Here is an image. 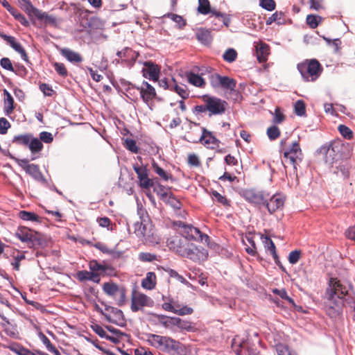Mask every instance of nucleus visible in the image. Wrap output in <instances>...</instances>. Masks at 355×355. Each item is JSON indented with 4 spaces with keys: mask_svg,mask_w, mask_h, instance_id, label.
Segmentation results:
<instances>
[{
    "mask_svg": "<svg viewBox=\"0 0 355 355\" xmlns=\"http://www.w3.org/2000/svg\"><path fill=\"white\" fill-rule=\"evenodd\" d=\"M348 288L337 278H330L328 287L324 293L326 306L329 314L331 312L339 313L344 304V299L348 295Z\"/></svg>",
    "mask_w": 355,
    "mask_h": 355,
    "instance_id": "1",
    "label": "nucleus"
},
{
    "mask_svg": "<svg viewBox=\"0 0 355 355\" xmlns=\"http://www.w3.org/2000/svg\"><path fill=\"white\" fill-rule=\"evenodd\" d=\"M148 344L171 355H187L188 349L185 345L171 337L158 334H147Z\"/></svg>",
    "mask_w": 355,
    "mask_h": 355,
    "instance_id": "2",
    "label": "nucleus"
},
{
    "mask_svg": "<svg viewBox=\"0 0 355 355\" xmlns=\"http://www.w3.org/2000/svg\"><path fill=\"white\" fill-rule=\"evenodd\" d=\"M202 105H196L193 108V113L195 115H199L202 113L208 112L209 117L212 116L223 115L225 113L228 103L220 98L208 94L202 96Z\"/></svg>",
    "mask_w": 355,
    "mask_h": 355,
    "instance_id": "3",
    "label": "nucleus"
},
{
    "mask_svg": "<svg viewBox=\"0 0 355 355\" xmlns=\"http://www.w3.org/2000/svg\"><path fill=\"white\" fill-rule=\"evenodd\" d=\"M303 80L306 82L315 81L321 75L323 67L316 59L306 60L297 66Z\"/></svg>",
    "mask_w": 355,
    "mask_h": 355,
    "instance_id": "4",
    "label": "nucleus"
},
{
    "mask_svg": "<svg viewBox=\"0 0 355 355\" xmlns=\"http://www.w3.org/2000/svg\"><path fill=\"white\" fill-rule=\"evenodd\" d=\"M198 12L202 15H206L212 14L221 22L218 27H214V30H219L223 26L228 27L230 23V19L227 15L216 10L215 8H211L209 0H198Z\"/></svg>",
    "mask_w": 355,
    "mask_h": 355,
    "instance_id": "5",
    "label": "nucleus"
},
{
    "mask_svg": "<svg viewBox=\"0 0 355 355\" xmlns=\"http://www.w3.org/2000/svg\"><path fill=\"white\" fill-rule=\"evenodd\" d=\"M201 130V135L199 137H193V130L188 132L189 142L192 143H201L206 148L209 149H215L219 147L220 141L213 135V133L207 130L204 127H200Z\"/></svg>",
    "mask_w": 355,
    "mask_h": 355,
    "instance_id": "6",
    "label": "nucleus"
},
{
    "mask_svg": "<svg viewBox=\"0 0 355 355\" xmlns=\"http://www.w3.org/2000/svg\"><path fill=\"white\" fill-rule=\"evenodd\" d=\"M232 349L236 355H260L254 344L239 336H236L232 340Z\"/></svg>",
    "mask_w": 355,
    "mask_h": 355,
    "instance_id": "7",
    "label": "nucleus"
},
{
    "mask_svg": "<svg viewBox=\"0 0 355 355\" xmlns=\"http://www.w3.org/2000/svg\"><path fill=\"white\" fill-rule=\"evenodd\" d=\"M17 237L22 242L26 243L29 247L35 248L42 244V235L27 227L19 228L16 233Z\"/></svg>",
    "mask_w": 355,
    "mask_h": 355,
    "instance_id": "8",
    "label": "nucleus"
},
{
    "mask_svg": "<svg viewBox=\"0 0 355 355\" xmlns=\"http://www.w3.org/2000/svg\"><path fill=\"white\" fill-rule=\"evenodd\" d=\"M179 227L181 228V234L187 239V241L194 240L196 241H205L208 243L209 237L207 234H203L200 230L192 225L185 224L182 222H179Z\"/></svg>",
    "mask_w": 355,
    "mask_h": 355,
    "instance_id": "9",
    "label": "nucleus"
},
{
    "mask_svg": "<svg viewBox=\"0 0 355 355\" xmlns=\"http://www.w3.org/2000/svg\"><path fill=\"white\" fill-rule=\"evenodd\" d=\"M241 196L248 202L254 205H263L270 198V193L265 191H259L255 189H245Z\"/></svg>",
    "mask_w": 355,
    "mask_h": 355,
    "instance_id": "10",
    "label": "nucleus"
},
{
    "mask_svg": "<svg viewBox=\"0 0 355 355\" xmlns=\"http://www.w3.org/2000/svg\"><path fill=\"white\" fill-rule=\"evenodd\" d=\"M134 89L139 92L141 99L147 105L157 96L154 87L146 81H143L140 87H135L133 85H130L127 89V92L131 94V91Z\"/></svg>",
    "mask_w": 355,
    "mask_h": 355,
    "instance_id": "11",
    "label": "nucleus"
},
{
    "mask_svg": "<svg viewBox=\"0 0 355 355\" xmlns=\"http://www.w3.org/2000/svg\"><path fill=\"white\" fill-rule=\"evenodd\" d=\"M154 305V301L146 295L135 291H132L131 297V311L137 312L142 310L144 307H152Z\"/></svg>",
    "mask_w": 355,
    "mask_h": 355,
    "instance_id": "12",
    "label": "nucleus"
},
{
    "mask_svg": "<svg viewBox=\"0 0 355 355\" xmlns=\"http://www.w3.org/2000/svg\"><path fill=\"white\" fill-rule=\"evenodd\" d=\"M189 243L182 235H175L168 239L167 246L171 250L182 257Z\"/></svg>",
    "mask_w": 355,
    "mask_h": 355,
    "instance_id": "13",
    "label": "nucleus"
},
{
    "mask_svg": "<svg viewBox=\"0 0 355 355\" xmlns=\"http://www.w3.org/2000/svg\"><path fill=\"white\" fill-rule=\"evenodd\" d=\"M182 257L193 261H202L207 259L208 252L204 248L197 247L193 243H189Z\"/></svg>",
    "mask_w": 355,
    "mask_h": 355,
    "instance_id": "14",
    "label": "nucleus"
},
{
    "mask_svg": "<svg viewBox=\"0 0 355 355\" xmlns=\"http://www.w3.org/2000/svg\"><path fill=\"white\" fill-rule=\"evenodd\" d=\"M102 304L105 305V318L107 321L119 326H123L125 324V320L121 310L106 305L103 302H102Z\"/></svg>",
    "mask_w": 355,
    "mask_h": 355,
    "instance_id": "15",
    "label": "nucleus"
},
{
    "mask_svg": "<svg viewBox=\"0 0 355 355\" xmlns=\"http://www.w3.org/2000/svg\"><path fill=\"white\" fill-rule=\"evenodd\" d=\"M162 309L165 311L172 312L178 315H191L193 312V309L187 305H181L178 301L171 299L168 302H164L162 305Z\"/></svg>",
    "mask_w": 355,
    "mask_h": 355,
    "instance_id": "16",
    "label": "nucleus"
},
{
    "mask_svg": "<svg viewBox=\"0 0 355 355\" xmlns=\"http://www.w3.org/2000/svg\"><path fill=\"white\" fill-rule=\"evenodd\" d=\"M133 169L137 175L139 186L141 188L148 189L154 186L153 180L148 178V168L146 166L134 164Z\"/></svg>",
    "mask_w": 355,
    "mask_h": 355,
    "instance_id": "17",
    "label": "nucleus"
},
{
    "mask_svg": "<svg viewBox=\"0 0 355 355\" xmlns=\"http://www.w3.org/2000/svg\"><path fill=\"white\" fill-rule=\"evenodd\" d=\"M138 213L140 215V220L134 224L135 234L138 237H144L146 235L148 227L150 226L149 218L144 210L140 209Z\"/></svg>",
    "mask_w": 355,
    "mask_h": 355,
    "instance_id": "18",
    "label": "nucleus"
},
{
    "mask_svg": "<svg viewBox=\"0 0 355 355\" xmlns=\"http://www.w3.org/2000/svg\"><path fill=\"white\" fill-rule=\"evenodd\" d=\"M284 157L286 159H288L291 164L295 168L297 162H301L302 159V153L300 148V144L297 141H295L292 144L291 147L289 149H286L283 152Z\"/></svg>",
    "mask_w": 355,
    "mask_h": 355,
    "instance_id": "19",
    "label": "nucleus"
},
{
    "mask_svg": "<svg viewBox=\"0 0 355 355\" xmlns=\"http://www.w3.org/2000/svg\"><path fill=\"white\" fill-rule=\"evenodd\" d=\"M285 198L280 193H275L274 195L270 194V198L266 200L263 205L266 206L270 214H273L278 209L284 207Z\"/></svg>",
    "mask_w": 355,
    "mask_h": 355,
    "instance_id": "20",
    "label": "nucleus"
},
{
    "mask_svg": "<svg viewBox=\"0 0 355 355\" xmlns=\"http://www.w3.org/2000/svg\"><path fill=\"white\" fill-rule=\"evenodd\" d=\"M0 37L5 40L8 44H9V45L15 51L19 53L23 60H24L26 62H29L28 57L25 49L23 48L21 44L16 40L15 37L13 36L7 35L3 32H0Z\"/></svg>",
    "mask_w": 355,
    "mask_h": 355,
    "instance_id": "21",
    "label": "nucleus"
},
{
    "mask_svg": "<svg viewBox=\"0 0 355 355\" xmlns=\"http://www.w3.org/2000/svg\"><path fill=\"white\" fill-rule=\"evenodd\" d=\"M160 67L151 61H147L144 63L142 69L143 76L150 80L157 81L159 79Z\"/></svg>",
    "mask_w": 355,
    "mask_h": 355,
    "instance_id": "22",
    "label": "nucleus"
},
{
    "mask_svg": "<svg viewBox=\"0 0 355 355\" xmlns=\"http://www.w3.org/2000/svg\"><path fill=\"white\" fill-rule=\"evenodd\" d=\"M261 239L263 244L264 248L270 252L272 255L275 263L283 271H285L284 267L282 266L279 257L277 253L276 246L272 239L268 236L261 234Z\"/></svg>",
    "mask_w": 355,
    "mask_h": 355,
    "instance_id": "23",
    "label": "nucleus"
},
{
    "mask_svg": "<svg viewBox=\"0 0 355 355\" xmlns=\"http://www.w3.org/2000/svg\"><path fill=\"white\" fill-rule=\"evenodd\" d=\"M116 55L122 59L129 66H132L139 56V53L132 49L125 47L122 51H118Z\"/></svg>",
    "mask_w": 355,
    "mask_h": 355,
    "instance_id": "24",
    "label": "nucleus"
},
{
    "mask_svg": "<svg viewBox=\"0 0 355 355\" xmlns=\"http://www.w3.org/2000/svg\"><path fill=\"white\" fill-rule=\"evenodd\" d=\"M61 55L64 57L69 62L74 64L80 63L83 58L81 55L69 48L60 49Z\"/></svg>",
    "mask_w": 355,
    "mask_h": 355,
    "instance_id": "25",
    "label": "nucleus"
},
{
    "mask_svg": "<svg viewBox=\"0 0 355 355\" xmlns=\"http://www.w3.org/2000/svg\"><path fill=\"white\" fill-rule=\"evenodd\" d=\"M26 172L36 181L42 182L43 184L46 183V180L40 171L38 165L35 164H31L30 166H28Z\"/></svg>",
    "mask_w": 355,
    "mask_h": 355,
    "instance_id": "26",
    "label": "nucleus"
},
{
    "mask_svg": "<svg viewBox=\"0 0 355 355\" xmlns=\"http://www.w3.org/2000/svg\"><path fill=\"white\" fill-rule=\"evenodd\" d=\"M35 16L40 20H44V23L51 25L53 26H58L57 19L53 15H48L46 12L42 11L37 8L34 13L32 15Z\"/></svg>",
    "mask_w": 355,
    "mask_h": 355,
    "instance_id": "27",
    "label": "nucleus"
},
{
    "mask_svg": "<svg viewBox=\"0 0 355 355\" xmlns=\"http://www.w3.org/2000/svg\"><path fill=\"white\" fill-rule=\"evenodd\" d=\"M169 90L176 92L183 99H186L189 97V92L187 89V86L183 84H178L175 79L173 78L171 79V85L169 86Z\"/></svg>",
    "mask_w": 355,
    "mask_h": 355,
    "instance_id": "28",
    "label": "nucleus"
},
{
    "mask_svg": "<svg viewBox=\"0 0 355 355\" xmlns=\"http://www.w3.org/2000/svg\"><path fill=\"white\" fill-rule=\"evenodd\" d=\"M3 112L6 116H10L15 109L14 99L9 92L6 89L3 90Z\"/></svg>",
    "mask_w": 355,
    "mask_h": 355,
    "instance_id": "29",
    "label": "nucleus"
},
{
    "mask_svg": "<svg viewBox=\"0 0 355 355\" xmlns=\"http://www.w3.org/2000/svg\"><path fill=\"white\" fill-rule=\"evenodd\" d=\"M89 268L91 271L100 273L105 274L108 270L113 271V268L106 264L99 263L96 260H92L89 263Z\"/></svg>",
    "mask_w": 355,
    "mask_h": 355,
    "instance_id": "30",
    "label": "nucleus"
},
{
    "mask_svg": "<svg viewBox=\"0 0 355 355\" xmlns=\"http://www.w3.org/2000/svg\"><path fill=\"white\" fill-rule=\"evenodd\" d=\"M8 348L17 355H37L40 350L31 351L18 343H12Z\"/></svg>",
    "mask_w": 355,
    "mask_h": 355,
    "instance_id": "31",
    "label": "nucleus"
},
{
    "mask_svg": "<svg viewBox=\"0 0 355 355\" xmlns=\"http://www.w3.org/2000/svg\"><path fill=\"white\" fill-rule=\"evenodd\" d=\"M186 77L187 81L193 86L198 87H204L206 85L205 79L200 75L193 72H187Z\"/></svg>",
    "mask_w": 355,
    "mask_h": 355,
    "instance_id": "32",
    "label": "nucleus"
},
{
    "mask_svg": "<svg viewBox=\"0 0 355 355\" xmlns=\"http://www.w3.org/2000/svg\"><path fill=\"white\" fill-rule=\"evenodd\" d=\"M196 36L198 40L202 44H209L212 39L210 31L205 28H198L196 31Z\"/></svg>",
    "mask_w": 355,
    "mask_h": 355,
    "instance_id": "33",
    "label": "nucleus"
},
{
    "mask_svg": "<svg viewBox=\"0 0 355 355\" xmlns=\"http://www.w3.org/2000/svg\"><path fill=\"white\" fill-rule=\"evenodd\" d=\"M257 58L260 63L264 62L268 59L269 54V46L268 44L261 43L257 46Z\"/></svg>",
    "mask_w": 355,
    "mask_h": 355,
    "instance_id": "34",
    "label": "nucleus"
},
{
    "mask_svg": "<svg viewBox=\"0 0 355 355\" xmlns=\"http://www.w3.org/2000/svg\"><path fill=\"white\" fill-rule=\"evenodd\" d=\"M156 285V275L153 272H148L141 281V286L148 290H153Z\"/></svg>",
    "mask_w": 355,
    "mask_h": 355,
    "instance_id": "35",
    "label": "nucleus"
},
{
    "mask_svg": "<svg viewBox=\"0 0 355 355\" xmlns=\"http://www.w3.org/2000/svg\"><path fill=\"white\" fill-rule=\"evenodd\" d=\"M121 286H119L114 282H105L103 285V290L105 294L111 297L117 295L119 290Z\"/></svg>",
    "mask_w": 355,
    "mask_h": 355,
    "instance_id": "36",
    "label": "nucleus"
},
{
    "mask_svg": "<svg viewBox=\"0 0 355 355\" xmlns=\"http://www.w3.org/2000/svg\"><path fill=\"white\" fill-rule=\"evenodd\" d=\"M236 86V81L228 76H220V88L223 89L234 90Z\"/></svg>",
    "mask_w": 355,
    "mask_h": 355,
    "instance_id": "37",
    "label": "nucleus"
},
{
    "mask_svg": "<svg viewBox=\"0 0 355 355\" xmlns=\"http://www.w3.org/2000/svg\"><path fill=\"white\" fill-rule=\"evenodd\" d=\"M42 343L45 345L46 349L54 355H61L59 350L52 345L50 340L42 332L38 334Z\"/></svg>",
    "mask_w": 355,
    "mask_h": 355,
    "instance_id": "38",
    "label": "nucleus"
},
{
    "mask_svg": "<svg viewBox=\"0 0 355 355\" xmlns=\"http://www.w3.org/2000/svg\"><path fill=\"white\" fill-rule=\"evenodd\" d=\"M28 147L32 154H35L42 151L44 146L38 138L34 137L32 135Z\"/></svg>",
    "mask_w": 355,
    "mask_h": 355,
    "instance_id": "39",
    "label": "nucleus"
},
{
    "mask_svg": "<svg viewBox=\"0 0 355 355\" xmlns=\"http://www.w3.org/2000/svg\"><path fill=\"white\" fill-rule=\"evenodd\" d=\"M176 327H178L180 331L193 332L196 330L195 325L191 322L184 320L180 318H178Z\"/></svg>",
    "mask_w": 355,
    "mask_h": 355,
    "instance_id": "40",
    "label": "nucleus"
},
{
    "mask_svg": "<svg viewBox=\"0 0 355 355\" xmlns=\"http://www.w3.org/2000/svg\"><path fill=\"white\" fill-rule=\"evenodd\" d=\"M31 134L16 135L13 137L12 142L18 146H28L30 139H31Z\"/></svg>",
    "mask_w": 355,
    "mask_h": 355,
    "instance_id": "41",
    "label": "nucleus"
},
{
    "mask_svg": "<svg viewBox=\"0 0 355 355\" xmlns=\"http://www.w3.org/2000/svg\"><path fill=\"white\" fill-rule=\"evenodd\" d=\"M18 216L23 220L32 221V222H40V217L34 212L27 211H20L18 214Z\"/></svg>",
    "mask_w": 355,
    "mask_h": 355,
    "instance_id": "42",
    "label": "nucleus"
},
{
    "mask_svg": "<svg viewBox=\"0 0 355 355\" xmlns=\"http://www.w3.org/2000/svg\"><path fill=\"white\" fill-rule=\"evenodd\" d=\"M152 168L154 171L164 180L167 181L168 180H173L172 175L167 173L162 168H161L157 163L154 160L152 163Z\"/></svg>",
    "mask_w": 355,
    "mask_h": 355,
    "instance_id": "43",
    "label": "nucleus"
},
{
    "mask_svg": "<svg viewBox=\"0 0 355 355\" xmlns=\"http://www.w3.org/2000/svg\"><path fill=\"white\" fill-rule=\"evenodd\" d=\"M162 201L168 204L175 209H180L182 207L181 202L176 198V197L171 193L167 195V197L165 198Z\"/></svg>",
    "mask_w": 355,
    "mask_h": 355,
    "instance_id": "44",
    "label": "nucleus"
},
{
    "mask_svg": "<svg viewBox=\"0 0 355 355\" xmlns=\"http://www.w3.org/2000/svg\"><path fill=\"white\" fill-rule=\"evenodd\" d=\"M332 168H334V173L336 175L340 176L343 178H347L349 177L348 168L345 164H339L335 166L332 165Z\"/></svg>",
    "mask_w": 355,
    "mask_h": 355,
    "instance_id": "45",
    "label": "nucleus"
},
{
    "mask_svg": "<svg viewBox=\"0 0 355 355\" xmlns=\"http://www.w3.org/2000/svg\"><path fill=\"white\" fill-rule=\"evenodd\" d=\"M322 17L315 15H308L306 19V24L311 28H315L322 22Z\"/></svg>",
    "mask_w": 355,
    "mask_h": 355,
    "instance_id": "46",
    "label": "nucleus"
},
{
    "mask_svg": "<svg viewBox=\"0 0 355 355\" xmlns=\"http://www.w3.org/2000/svg\"><path fill=\"white\" fill-rule=\"evenodd\" d=\"M163 17L171 19L172 21L175 22L180 28H183L186 25L185 19H184L182 16L177 14L168 12L165 14Z\"/></svg>",
    "mask_w": 355,
    "mask_h": 355,
    "instance_id": "47",
    "label": "nucleus"
},
{
    "mask_svg": "<svg viewBox=\"0 0 355 355\" xmlns=\"http://www.w3.org/2000/svg\"><path fill=\"white\" fill-rule=\"evenodd\" d=\"M237 55V52L235 49L230 48L225 51L223 55V58L225 61L232 63L236 60Z\"/></svg>",
    "mask_w": 355,
    "mask_h": 355,
    "instance_id": "48",
    "label": "nucleus"
},
{
    "mask_svg": "<svg viewBox=\"0 0 355 355\" xmlns=\"http://www.w3.org/2000/svg\"><path fill=\"white\" fill-rule=\"evenodd\" d=\"M18 2L29 16H31L37 9L29 0H18Z\"/></svg>",
    "mask_w": 355,
    "mask_h": 355,
    "instance_id": "49",
    "label": "nucleus"
},
{
    "mask_svg": "<svg viewBox=\"0 0 355 355\" xmlns=\"http://www.w3.org/2000/svg\"><path fill=\"white\" fill-rule=\"evenodd\" d=\"M266 133L269 139L271 141L277 139L281 135L279 128L276 125L270 126L267 129Z\"/></svg>",
    "mask_w": 355,
    "mask_h": 355,
    "instance_id": "50",
    "label": "nucleus"
},
{
    "mask_svg": "<svg viewBox=\"0 0 355 355\" xmlns=\"http://www.w3.org/2000/svg\"><path fill=\"white\" fill-rule=\"evenodd\" d=\"M124 146L126 149L133 153H139V147L137 145V142L132 139L126 138L124 141Z\"/></svg>",
    "mask_w": 355,
    "mask_h": 355,
    "instance_id": "51",
    "label": "nucleus"
},
{
    "mask_svg": "<svg viewBox=\"0 0 355 355\" xmlns=\"http://www.w3.org/2000/svg\"><path fill=\"white\" fill-rule=\"evenodd\" d=\"M295 112L297 116H302L306 114V106L305 103L302 100H298L295 102Z\"/></svg>",
    "mask_w": 355,
    "mask_h": 355,
    "instance_id": "52",
    "label": "nucleus"
},
{
    "mask_svg": "<svg viewBox=\"0 0 355 355\" xmlns=\"http://www.w3.org/2000/svg\"><path fill=\"white\" fill-rule=\"evenodd\" d=\"M211 194L213 199L216 200L217 202L225 207H229L230 205V201L225 196L219 193L218 191H213Z\"/></svg>",
    "mask_w": 355,
    "mask_h": 355,
    "instance_id": "53",
    "label": "nucleus"
},
{
    "mask_svg": "<svg viewBox=\"0 0 355 355\" xmlns=\"http://www.w3.org/2000/svg\"><path fill=\"white\" fill-rule=\"evenodd\" d=\"M282 17L283 13L282 12H275L266 19V23L267 25H270L274 22H277L278 24H280L283 21Z\"/></svg>",
    "mask_w": 355,
    "mask_h": 355,
    "instance_id": "54",
    "label": "nucleus"
},
{
    "mask_svg": "<svg viewBox=\"0 0 355 355\" xmlns=\"http://www.w3.org/2000/svg\"><path fill=\"white\" fill-rule=\"evenodd\" d=\"M39 87L45 96H53L56 95L55 91L53 89L51 86L46 83H41Z\"/></svg>",
    "mask_w": 355,
    "mask_h": 355,
    "instance_id": "55",
    "label": "nucleus"
},
{
    "mask_svg": "<svg viewBox=\"0 0 355 355\" xmlns=\"http://www.w3.org/2000/svg\"><path fill=\"white\" fill-rule=\"evenodd\" d=\"M139 259L144 262H151L157 260V256L150 252H141L139 254Z\"/></svg>",
    "mask_w": 355,
    "mask_h": 355,
    "instance_id": "56",
    "label": "nucleus"
},
{
    "mask_svg": "<svg viewBox=\"0 0 355 355\" xmlns=\"http://www.w3.org/2000/svg\"><path fill=\"white\" fill-rule=\"evenodd\" d=\"M338 129L340 135L345 139H350L353 137V132L347 126L340 125Z\"/></svg>",
    "mask_w": 355,
    "mask_h": 355,
    "instance_id": "57",
    "label": "nucleus"
},
{
    "mask_svg": "<svg viewBox=\"0 0 355 355\" xmlns=\"http://www.w3.org/2000/svg\"><path fill=\"white\" fill-rule=\"evenodd\" d=\"M25 259V255L17 252L16 255L13 256V261L11 262V265L13 267V269L15 270H19L20 267V262L21 261L24 260Z\"/></svg>",
    "mask_w": 355,
    "mask_h": 355,
    "instance_id": "58",
    "label": "nucleus"
},
{
    "mask_svg": "<svg viewBox=\"0 0 355 355\" xmlns=\"http://www.w3.org/2000/svg\"><path fill=\"white\" fill-rule=\"evenodd\" d=\"M301 254H302L301 250H295L291 251L289 253L288 258L289 263L293 265L297 263L301 257Z\"/></svg>",
    "mask_w": 355,
    "mask_h": 355,
    "instance_id": "59",
    "label": "nucleus"
},
{
    "mask_svg": "<svg viewBox=\"0 0 355 355\" xmlns=\"http://www.w3.org/2000/svg\"><path fill=\"white\" fill-rule=\"evenodd\" d=\"M273 293L275 294L278 295L282 299H284V300H286L290 304H294V300L288 295L287 292H286V291L285 289L279 290V289H277V288H275L273 290Z\"/></svg>",
    "mask_w": 355,
    "mask_h": 355,
    "instance_id": "60",
    "label": "nucleus"
},
{
    "mask_svg": "<svg viewBox=\"0 0 355 355\" xmlns=\"http://www.w3.org/2000/svg\"><path fill=\"white\" fill-rule=\"evenodd\" d=\"M54 69L55 71L62 77H66L68 74L67 69L63 63L55 62Z\"/></svg>",
    "mask_w": 355,
    "mask_h": 355,
    "instance_id": "61",
    "label": "nucleus"
},
{
    "mask_svg": "<svg viewBox=\"0 0 355 355\" xmlns=\"http://www.w3.org/2000/svg\"><path fill=\"white\" fill-rule=\"evenodd\" d=\"M260 6H261L263 8L268 10V11H272L275 9V2L274 0H260L259 3Z\"/></svg>",
    "mask_w": 355,
    "mask_h": 355,
    "instance_id": "62",
    "label": "nucleus"
},
{
    "mask_svg": "<svg viewBox=\"0 0 355 355\" xmlns=\"http://www.w3.org/2000/svg\"><path fill=\"white\" fill-rule=\"evenodd\" d=\"M39 139L41 141V142H44L46 144H50L53 140V135L46 131L41 132L39 135Z\"/></svg>",
    "mask_w": 355,
    "mask_h": 355,
    "instance_id": "63",
    "label": "nucleus"
},
{
    "mask_svg": "<svg viewBox=\"0 0 355 355\" xmlns=\"http://www.w3.org/2000/svg\"><path fill=\"white\" fill-rule=\"evenodd\" d=\"M177 317H169L168 316L167 318L164 322H163V326L169 329H173L174 327H176L177 325Z\"/></svg>",
    "mask_w": 355,
    "mask_h": 355,
    "instance_id": "64",
    "label": "nucleus"
}]
</instances>
